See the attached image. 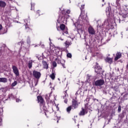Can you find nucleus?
I'll return each mask as SVG.
<instances>
[{
  "label": "nucleus",
  "instance_id": "obj_1",
  "mask_svg": "<svg viewBox=\"0 0 128 128\" xmlns=\"http://www.w3.org/2000/svg\"><path fill=\"white\" fill-rule=\"evenodd\" d=\"M70 14V10H69L62 11L57 20L58 22V24H66L67 20L70 18V15H68Z\"/></svg>",
  "mask_w": 128,
  "mask_h": 128
},
{
  "label": "nucleus",
  "instance_id": "obj_2",
  "mask_svg": "<svg viewBox=\"0 0 128 128\" xmlns=\"http://www.w3.org/2000/svg\"><path fill=\"white\" fill-rule=\"evenodd\" d=\"M80 102H78V100H72V102L71 106H72V110H76L78 108Z\"/></svg>",
  "mask_w": 128,
  "mask_h": 128
},
{
  "label": "nucleus",
  "instance_id": "obj_3",
  "mask_svg": "<svg viewBox=\"0 0 128 128\" xmlns=\"http://www.w3.org/2000/svg\"><path fill=\"white\" fill-rule=\"evenodd\" d=\"M32 76L34 78H35L40 80V76H42V74L40 72L34 70L32 71Z\"/></svg>",
  "mask_w": 128,
  "mask_h": 128
},
{
  "label": "nucleus",
  "instance_id": "obj_4",
  "mask_svg": "<svg viewBox=\"0 0 128 128\" xmlns=\"http://www.w3.org/2000/svg\"><path fill=\"white\" fill-rule=\"evenodd\" d=\"M104 84V80L100 79L96 80L94 82V86H102Z\"/></svg>",
  "mask_w": 128,
  "mask_h": 128
},
{
  "label": "nucleus",
  "instance_id": "obj_5",
  "mask_svg": "<svg viewBox=\"0 0 128 128\" xmlns=\"http://www.w3.org/2000/svg\"><path fill=\"white\" fill-rule=\"evenodd\" d=\"M95 72L97 74H100V72H102V68L100 66H98V62L96 63V66L94 68Z\"/></svg>",
  "mask_w": 128,
  "mask_h": 128
},
{
  "label": "nucleus",
  "instance_id": "obj_6",
  "mask_svg": "<svg viewBox=\"0 0 128 128\" xmlns=\"http://www.w3.org/2000/svg\"><path fill=\"white\" fill-rule=\"evenodd\" d=\"M12 70H13V72L16 74V76H20V72L18 71V68L16 66H12Z\"/></svg>",
  "mask_w": 128,
  "mask_h": 128
},
{
  "label": "nucleus",
  "instance_id": "obj_7",
  "mask_svg": "<svg viewBox=\"0 0 128 128\" xmlns=\"http://www.w3.org/2000/svg\"><path fill=\"white\" fill-rule=\"evenodd\" d=\"M37 98L38 102H40L41 106H44L46 102H44V98H42V96H38Z\"/></svg>",
  "mask_w": 128,
  "mask_h": 128
},
{
  "label": "nucleus",
  "instance_id": "obj_8",
  "mask_svg": "<svg viewBox=\"0 0 128 128\" xmlns=\"http://www.w3.org/2000/svg\"><path fill=\"white\" fill-rule=\"evenodd\" d=\"M88 110H84V108H82V110L79 112V116H84V115L86 114H88Z\"/></svg>",
  "mask_w": 128,
  "mask_h": 128
},
{
  "label": "nucleus",
  "instance_id": "obj_9",
  "mask_svg": "<svg viewBox=\"0 0 128 128\" xmlns=\"http://www.w3.org/2000/svg\"><path fill=\"white\" fill-rule=\"evenodd\" d=\"M80 16H82V20H86V18H88L87 14L85 13L84 10H80Z\"/></svg>",
  "mask_w": 128,
  "mask_h": 128
},
{
  "label": "nucleus",
  "instance_id": "obj_10",
  "mask_svg": "<svg viewBox=\"0 0 128 128\" xmlns=\"http://www.w3.org/2000/svg\"><path fill=\"white\" fill-rule=\"evenodd\" d=\"M122 58V52H117L116 54V56L114 58V60L116 62L118 60H120Z\"/></svg>",
  "mask_w": 128,
  "mask_h": 128
},
{
  "label": "nucleus",
  "instance_id": "obj_11",
  "mask_svg": "<svg viewBox=\"0 0 128 128\" xmlns=\"http://www.w3.org/2000/svg\"><path fill=\"white\" fill-rule=\"evenodd\" d=\"M88 31L90 34H96V31H94V29L92 26L88 28Z\"/></svg>",
  "mask_w": 128,
  "mask_h": 128
},
{
  "label": "nucleus",
  "instance_id": "obj_12",
  "mask_svg": "<svg viewBox=\"0 0 128 128\" xmlns=\"http://www.w3.org/2000/svg\"><path fill=\"white\" fill-rule=\"evenodd\" d=\"M72 41L66 40L64 42V44H65L66 48H68L70 46H72Z\"/></svg>",
  "mask_w": 128,
  "mask_h": 128
},
{
  "label": "nucleus",
  "instance_id": "obj_13",
  "mask_svg": "<svg viewBox=\"0 0 128 128\" xmlns=\"http://www.w3.org/2000/svg\"><path fill=\"white\" fill-rule=\"evenodd\" d=\"M54 68L52 69V74L50 75V78L52 80H54V78H56V71L54 70Z\"/></svg>",
  "mask_w": 128,
  "mask_h": 128
},
{
  "label": "nucleus",
  "instance_id": "obj_14",
  "mask_svg": "<svg viewBox=\"0 0 128 128\" xmlns=\"http://www.w3.org/2000/svg\"><path fill=\"white\" fill-rule=\"evenodd\" d=\"M42 64H43V66L44 68H46V70L48 69V62L44 60L42 61Z\"/></svg>",
  "mask_w": 128,
  "mask_h": 128
},
{
  "label": "nucleus",
  "instance_id": "obj_15",
  "mask_svg": "<svg viewBox=\"0 0 128 128\" xmlns=\"http://www.w3.org/2000/svg\"><path fill=\"white\" fill-rule=\"evenodd\" d=\"M26 32H32V28H30V26L28 25V24H26Z\"/></svg>",
  "mask_w": 128,
  "mask_h": 128
},
{
  "label": "nucleus",
  "instance_id": "obj_16",
  "mask_svg": "<svg viewBox=\"0 0 128 128\" xmlns=\"http://www.w3.org/2000/svg\"><path fill=\"white\" fill-rule=\"evenodd\" d=\"M6 2L2 0L0 1V8H6Z\"/></svg>",
  "mask_w": 128,
  "mask_h": 128
},
{
  "label": "nucleus",
  "instance_id": "obj_17",
  "mask_svg": "<svg viewBox=\"0 0 128 128\" xmlns=\"http://www.w3.org/2000/svg\"><path fill=\"white\" fill-rule=\"evenodd\" d=\"M106 62L110 64H112V58H110L107 57L106 58Z\"/></svg>",
  "mask_w": 128,
  "mask_h": 128
},
{
  "label": "nucleus",
  "instance_id": "obj_18",
  "mask_svg": "<svg viewBox=\"0 0 128 128\" xmlns=\"http://www.w3.org/2000/svg\"><path fill=\"white\" fill-rule=\"evenodd\" d=\"M8 82V78H0V82L6 83Z\"/></svg>",
  "mask_w": 128,
  "mask_h": 128
},
{
  "label": "nucleus",
  "instance_id": "obj_19",
  "mask_svg": "<svg viewBox=\"0 0 128 128\" xmlns=\"http://www.w3.org/2000/svg\"><path fill=\"white\" fill-rule=\"evenodd\" d=\"M72 110V107L70 105L66 108V110L68 114H70V110Z\"/></svg>",
  "mask_w": 128,
  "mask_h": 128
},
{
  "label": "nucleus",
  "instance_id": "obj_20",
  "mask_svg": "<svg viewBox=\"0 0 128 128\" xmlns=\"http://www.w3.org/2000/svg\"><path fill=\"white\" fill-rule=\"evenodd\" d=\"M124 2V0H116V4L118 6H120V4Z\"/></svg>",
  "mask_w": 128,
  "mask_h": 128
},
{
  "label": "nucleus",
  "instance_id": "obj_21",
  "mask_svg": "<svg viewBox=\"0 0 128 128\" xmlns=\"http://www.w3.org/2000/svg\"><path fill=\"white\" fill-rule=\"evenodd\" d=\"M60 28L61 30H66V25L64 24H60Z\"/></svg>",
  "mask_w": 128,
  "mask_h": 128
},
{
  "label": "nucleus",
  "instance_id": "obj_22",
  "mask_svg": "<svg viewBox=\"0 0 128 128\" xmlns=\"http://www.w3.org/2000/svg\"><path fill=\"white\" fill-rule=\"evenodd\" d=\"M45 98L46 100V102L47 104H50V102H52V100H50V98H48V95H46L45 96Z\"/></svg>",
  "mask_w": 128,
  "mask_h": 128
},
{
  "label": "nucleus",
  "instance_id": "obj_23",
  "mask_svg": "<svg viewBox=\"0 0 128 128\" xmlns=\"http://www.w3.org/2000/svg\"><path fill=\"white\" fill-rule=\"evenodd\" d=\"M34 6H36V4L32 2L30 4V8L31 10H34Z\"/></svg>",
  "mask_w": 128,
  "mask_h": 128
},
{
  "label": "nucleus",
  "instance_id": "obj_24",
  "mask_svg": "<svg viewBox=\"0 0 128 128\" xmlns=\"http://www.w3.org/2000/svg\"><path fill=\"white\" fill-rule=\"evenodd\" d=\"M28 68H32V60H30L29 61V62L28 64Z\"/></svg>",
  "mask_w": 128,
  "mask_h": 128
},
{
  "label": "nucleus",
  "instance_id": "obj_25",
  "mask_svg": "<svg viewBox=\"0 0 128 128\" xmlns=\"http://www.w3.org/2000/svg\"><path fill=\"white\" fill-rule=\"evenodd\" d=\"M86 110H90V106H88V104H84V108Z\"/></svg>",
  "mask_w": 128,
  "mask_h": 128
},
{
  "label": "nucleus",
  "instance_id": "obj_26",
  "mask_svg": "<svg viewBox=\"0 0 128 128\" xmlns=\"http://www.w3.org/2000/svg\"><path fill=\"white\" fill-rule=\"evenodd\" d=\"M36 14L38 16H40V14H42V12L40 10H38L36 12Z\"/></svg>",
  "mask_w": 128,
  "mask_h": 128
},
{
  "label": "nucleus",
  "instance_id": "obj_27",
  "mask_svg": "<svg viewBox=\"0 0 128 128\" xmlns=\"http://www.w3.org/2000/svg\"><path fill=\"white\" fill-rule=\"evenodd\" d=\"M122 16L124 18H128V11H126L124 14H123Z\"/></svg>",
  "mask_w": 128,
  "mask_h": 128
},
{
  "label": "nucleus",
  "instance_id": "obj_28",
  "mask_svg": "<svg viewBox=\"0 0 128 128\" xmlns=\"http://www.w3.org/2000/svg\"><path fill=\"white\" fill-rule=\"evenodd\" d=\"M16 84H18V82L17 81H14V82H13L11 86H12V88H14V86H16Z\"/></svg>",
  "mask_w": 128,
  "mask_h": 128
},
{
  "label": "nucleus",
  "instance_id": "obj_29",
  "mask_svg": "<svg viewBox=\"0 0 128 128\" xmlns=\"http://www.w3.org/2000/svg\"><path fill=\"white\" fill-rule=\"evenodd\" d=\"M52 66L53 67H54V68H56V66H57V64H56V62H52Z\"/></svg>",
  "mask_w": 128,
  "mask_h": 128
},
{
  "label": "nucleus",
  "instance_id": "obj_30",
  "mask_svg": "<svg viewBox=\"0 0 128 128\" xmlns=\"http://www.w3.org/2000/svg\"><path fill=\"white\" fill-rule=\"evenodd\" d=\"M114 90L115 92H118V86H114Z\"/></svg>",
  "mask_w": 128,
  "mask_h": 128
},
{
  "label": "nucleus",
  "instance_id": "obj_31",
  "mask_svg": "<svg viewBox=\"0 0 128 128\" xmlns=\"http://www.w3.org/2000/svg\"><path fill=\"white\" fill-rule=\"evenodd\" d=\"M66 56H67V58H72V54L68 53V54H67Z\"/></svg>",
  "mask_w": 128,
  "mask_h": 128
},
{
  "label": "nucleus",
  "instance_id": "obj_32",
  "mask_svg": "<svg viewBox=\"0 0 128 128\" xmlns=\"http://www.w3.org/2000/svg\"><path fill=\"white\" fill-rule=\"evenodd\" d=\"M44 114L45 116H46V118L50 117V116H48V114H50V112H44Z\"/></svg>",
  "mask_w": 128,
  "mask_h": 128
},
{
  "label": "nucleus",
  "instance_id": "obj_33",
  "mask_svg": "<svg viewBox=\"0 0 128 128\" xmlns=\"http://www.w3.org/2000/svg\"><path fill=\"white\" fill-rule=\"evenodd\" d=\"M80 10H84V5H82Z\"/></svg>",
  "mask_w": 128,
  "mask_h": 128
},
{
  "label": "nucleus",
  "instance_id": "obj_34",
  "mask_svg": "<svg viewBox=\"0 0 128 128\" xmlns=\"http://www.w3.org/2000/svg\"><path fill=\"white\" fill-rule=\"evenodd\" d=\"M110 6L106 8V12H110Z\"/></svg>",
  "mask_w": 128,
  "mask_h": 128
},
{
  "label": "nucleus",
  "instance_id": "obj_35",
  "mask_svg": "<svg viewBox=\"0 0 128 128\" xmlns=\"http://www.w3.org/2000/svg\"><path fill=\"white\" fill-rule=\"evenodd\" d=\"M122 112V107L120 106H119L118 107V112Z\"/></svg>",
  "mask_w": 128,
  "mask_h": 128
},
{
  "label": "nucleus",
  "instance_id": "obj_36",
  "mask_svg": "<svg viewBox=\"0 0 128 128\" xmlns=\"http://www.w3.org/2000/svg\"><path fill=\"white\" fill-rule=\"evenodd\" d=\"M60 64H62L63 68H66V65H64V63H62V62H60Z\"/></svg>",
  "mask_w": 128,
  "mask_h": 128
},
{
  "label": "nucleus",
  "instance_id": "obj_37",
  "mask_svg": "<svg viewBox=\"0 0 128 128\" xmlns=\"http://www.w3.org/2000/svg\"><path fill=\"white\" fill-rule=\"evenodd\" d=\"M6 32H8V28H6V30H4V34H6Z\"/></svg>",
  "mask_w": 128,
  "mask_h": 128
},
{
  "label": "nucleus",
  "instance_id": "obj_38",
  "mask_svg": "<svg viewBox=\"0 0 128 128\" xmlns=\"http://www.w3.org/2000/svg\"><path fill=\"white\" fill-rule=\"evenodd\" d=\"M64 32L66 34H68V30L66 29L65 30V32Z\"/></svg>",
  "mask_w": 128,
  "mask_h": 128
},
{
  "label": "nucleus",
  "instance_id": "obj_39",
  "mask_svg": "<svg viewBox=\"0 0 128 128\" xmlns=\"http://www.w3.org/2000/svg\"><path fill=\"white\" fill-rule=\"evenodd\" d=\"M56 61L58 62V64H60V62H62L60 60V59H56Z\"/></svg>",
  "mask_w": 128,
  "mask_h": 128
},
{
  "label": "nucleus",
  "instance_id": "obj_40",
  "mask_svg": "<svg viewBox=\"0 0 128 128\" xmlns=\"http://www.w3.org/2000/svg\"><path fill=\"white\" fill-rule=\"evenodd\" d=\"M64 102H65V104H68V99H65L64 100Z\"/></svg>",
  "mask_w": 128,
  "mask_h": 128
},
{
  "label": "nucleus",
  "instance_id": "obj_41",
  "mask_svg": "<svg viewBox=\"0 0 128 128\" xmlns=\"http://www.w3.org/2000/svg\"><path fill=\"white\" fill-rule=\"evenodd\" d=\"M2 30V24H0V30Z\"/></svg>",
  "mask_w": 128,
  "mask_h": 128
},
{
  "label": "nucleus",
  "instance_id": "obj_42",
  "mask_svg": "<svg viewBox=\"0 0 128 128\" xmlns=\"http://www.w3.org/2000/svg\"><path fill=\"white\" fill-rule=\"evenodd\" d=\"M72 100H78V97H76L74 99L73 98Z\"/></svg>",
  "mask_w": 128,
  "mask_h": 128
},
{
  "label": "nucleus",
  "instance_id": "obj_43",
  "mask_svg": "<svg viewBox=\"0 0 128 128\" xmlns=\"http://www.w3.org/2000/svg\"><path fill=\"white\" fill-rule=\"evenodd\" d=\"M128 96V94H125V95L124 96H124Z\"/></svg>",
  "mask_w": 128,
  "mask_h": 128
},
{
  "label": "nucleus",
  "instance_id": "obj_44",
  "mask_svg": "<svg viewBox=\"0 0 128 128\" xmlns=\"http://www.w3.org/2000/svg\"><path fill=\"white\" fill-rule=\"evenodd\" d=\"M8 98H10V97H8L7 99H6L5 102H6V100H8Z\"/></svg>",
  "mask_w": 128,
  "mask_h": 128
},
{
  "label": "nucleus",
  "instance_id": "obj_45",
  "mask_svg": "<svg viewBox=\"0 0 128 128\" xmlns=\"http://www.w3.org/2000/svg\"><path fill=\"white\" fill-rule=\"evenodd\" d=\"M102 2H104V0H102Z\"/></svg>",
  "mask_w": 128,
  "mask_h": 128
},
{
  "label": "nucleus",
  "instance_id": "obj_46",
  "mask_svg": "<svg viewBox=\"0 0 128 128\" xmlns=\"http://www.w3.org/2000/svg\"><path fill=\"white\" fill-rule=\"evenodd\" d=\"M28 42H30V40H28Z\"/></svg>",
  "mask_w": 128,
  "mask_h": 128
},
{
  "label": "nucleus",
  "instance_id": "obj_47",
  "mask_svg": "<svg viewBox=\"0 0 128 128\" xmlns=\"http://www.w3.org/2000/svg\"><path fill=\"white\" fill-rule=\"evenodd\" d=\"M76 94H78V92H76Z\"/></svg>",
  "mask_w": 128,
  "mask_h": 128
},
{
  "label": "nucleus",
  "instance_id": "obj_48",
  "mask_svg": "<svg viewBox=\"0 0 128 128\" xmlns=\"http://www.w3.org/2000/svg\"><path fill=\"white\" fill-rule=\"evenodd\" d=\"M66 92H67V90H66V91H65V94H66Z\"/></svg>",
  "mask_w": 128,
  "mask_h": 128
},
{
  "label": "nucleus",
  "instance_id": "obj_49",
  "mask_svg": "<svg viewBox=\"0 0 128 128\" xmlns=\"http://www.w3.org/2000/svg\"><path fill=\"white\" fill-rule=\"evenodd\" d=\"M57 122H58V120H57Z\"/></svg>",
  "mask_w": 128,
  "mask_h": 128
},
{
  "label": "nucleus",
  "instance_id": "obj_50",
  "mask_svg": "<svg viewBox=\"0 0 128 128\" xmlns=\"http://www.w3.org/2000/svg\"><path fill=\"white\" fill-rule=\"evenodd\" d=\"M63 62H64V60H63Z\"/></svg>",
  "mask_w": 128,
  "mask_h": 128
},
{
  "label": "nucleus",
  "instance_id": "obj_51",
  "mask_svg": "<svg viewBox=\"0 0 128 128\" xmlns=\"http://www.w3.org/2000/svg\"><path fill=\"white\" fill-rule=\"evenodd\" d=\"M78 126H80V124H78Z\"/></svg>",
  "mask_w": 128,
  "mask_h": 128
}]
</instances>
